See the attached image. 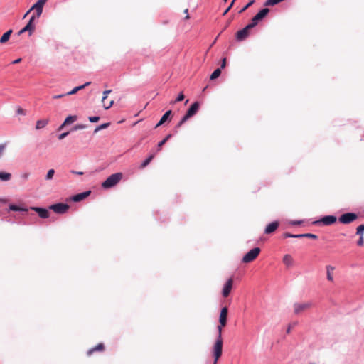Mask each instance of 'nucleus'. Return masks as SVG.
Returning <instances> with one entry per match:
<instances>
[{
    "label": "nucleus",
    "instance_id": "nucleus-18",
    "mask_svg": "<svg viewBox=\"0 0 364 364\" xmlns=\"http://www.w3.org/2000/svg\"><path fill=\"white\" fill-rule=\"evenodd\" d=\"M279 226V223L277 221L272 222L267 225L264 232L266 234H271L274 232Z\"/></svg>",
    "mask_w": 364,
    "mask_h": 364
},
{
    "label": "nucleus",
    "instance_id": "nucleus-37",
    "mask_svg": "<svg viewBox=\"0 0 364 364\" xmlns=\"http://www.w3.org/2000/svg\"><path fill=\"white\" fill-rule=\"evenodd\" d=\"M255 2V0H249V3L248 4H246L243 8H242L240 11H239V13L240 14H242V12H244L246 9H247L251 5H252Z\"/></svg>",
    "mask_w": 364,
    "mask_h": 364
},
{
    "label": "nucleus",
    "instance_id": "nucleus-2",
    "mask_svg": "<svg viewBox=\"0 0 364 364\" xmlns=\"http://www.w3.org/2000/svg\"><path fill=\"white\" fill-rule=\"evenodd\" d=\"M122 178V173L112 174L102 183V187L104 188H110L117 185Z\"/></svg>",
    "mask_w": 364,
    "mask_h": 364
},
{
    "label": "nucleus",
    "instance_id": "nucleus-14",
    "mask_svg": "<svg viewBox=\"0 0 364 364\" xmlns=\"http://www.w3.org/2000/svg\"><path fill=\"white\" fill-rule=\"evenodd\" d=\"M232 283H233V280L232 278H230L226 282V283L224 285L223 289V296L224 297H227L230 294V292L232 287Z\"/></svg>",
    "mask_w": 364,
    "mask_h": 364
},
{
    "label": "nucleus",
    "instance_id": "nucleus-23",
    "mask_svg": "<svg viewBox=\"0 0 364 364\" xmlns=\"http://www.w3.org/2000/svg\"><path fill=\"white\" fill-rule=\"evenodd\" d=\"M11 174L10 173L0 171V181H9L11 178Z\"/></svg>",
    "mask_w": 364,
    "mask_h": 364
},
{
    "label": "nucleus",
    "instance_id": "nucleus-42",
    "mask_svg": "<svg viewBox=\"0 0 364 364\" xmlns=\"http://www.w3.org/2000/svg\"><path fill=\"white\" fill-rule=\"evenodd\" d=\"M189 118H191L190 117H188V115L186 113V114L183 117V118L181 119V121L179 122L178 124V127H180L185 122H186Z\"/></svg>",
    "mask_w": 364,
    "mask_h": 364
},
{
    "label": "nucleus",
    "instance_id": "nucleus-9",
    "mask_svg": "<svg viewBox=\"0 0 364 364\" xmlns=\"http://www.w3.org/2000/svg\"><path fill=\"white\" fill-rule=\"evenodd\" d=\"M50 209L58 214H63L69 209V205L65 203H56L50 206Z\"/></svg>",
    "mask_w": 364,
    "mask_h": 364
},
{
    "label": "nucleus",
    "instance_id": "nucleus-29",
    "mask_svg": "<svg viewBox=\"0 0 364 364\" xmlns=\"http://www.w3.org/2000/svg\"><path fill=\"white\" fill-rule=\"evenodd\" d=\"M30 177V173L28 171H24L20 173L19 178L22 182H26L28 180Z\"/></svg>",
    "mask_w": 364,
    "mask_h": 364
},
{
    "label": "nucleus",
    "instance_id": "nucleus-41",
    "mask_svg": "<svg viewBox=\"0 0 364 364\" xmlns=\"http://www.w3.org/2000/svg\"><path fill=\"white\" fill-rule=\"evenodd\" d=\"M184 97H184V95L183 94V92H181V93L178 95V97H176V99L174 101L171 102V104H174V103H176V102H181V101H182V100L184 99Z\"/></svg>",
    "mask_w": 364,
    "mask_h": 364
},
{
    "label": "nucleus",
    "instance_id": "nucleus-55",
    "mask_svg": "<svg viewBox=\"0 0 364 364\" xmlns=\"http://www.w3.org/2000/svg\"><path fill=\"white\" fill-rule=\"evenodd\" d=\"M184 12H185V14H188V9H185ZM186 19H188V18H189V16H188V14H187V15H186Z\"/></svg>",
    "mask_w": 364,
    "mask_h": 364
},
{
    "label": "nucleus",
    "instance_id": "nucleus-13",
    "mask_svg": "<svg viewBox=\"0 0 364 364\" xmlns=\"http://www.w3.org/2000/svg\"><path fill=\"white\" fill-rule=\"evenodd\" d=\"M31 209L36 212L41 218H48L49 217V212L46 208L31 207Z\"/></svg>",
    "mask_w": 364,
    "mask_h": 364
},
{
    "label": "nucleus",
    "instance_id": "nucleus-50",
    "mask_svg": "<svg viewBox=\"0 0 364 364\" xmlns=\"http://www.w3.org/2000/svg\"><path fill=\"white\" fill-rule=\"evenodd\" d=\"M226 65V59L225 58H223V60H222V63H221V66H220V70L224 68Z\"/></svg>",
    "mask_w": 364,
    "mask_h": 364
},
{
    "label": "nucleus",
    "instance_id": "nucleus-49",
    "mask_svg": "<svg viewBox=\"0 0 364 364\" xmlns=\"http://www.w3.org/2000/svg\"><path fill=\"white\" fill-rule=\"evenodd\" d=\"M68 133H69V132H63V133L60 134L58 136V139H59L60 140L63 139L65 136H68Z\"/></svg>",
    "mask_w": 364,
    "mask_h": 364
},
{
    "label": "nucleus",
    "instance_id": "nucleus-33",
    "mask_svg": "<svg viewBox=\"0 0 364 364\" xmlns=\"http://www.w3.org/2000/svg\"><path fill=\"white\" fill-rule=\"evenodd\" d=\"M284 0H267L264 3V6H274L281 1H283Z\"/></svg>",
    "mask_w": 364,
    "mask_h": 364
},
{
    "label": "nucleus",
    "instance_id": "nucleus-11",
    "mask_svg": "<svg viewBox=\"0 0 364 364\" xmlns=\"http://www.w3.org/2000/svg\"><path fill=\"white\" fill-rule=\"evenodd\" d=\"M47 0H38L30 9V11L35 10L36 17H40L43 12V8Z\"/></svg>",
    "mask_w": 364,
    "mask_h": 364
},
{
    "label": "nucleus",
    "instance_id": "nucleus-24",
    "mask_svg": "<svg viewBox=\"0 0 364 364\" xmlns=\"http://www.w3.org/2000/svg\"><path fill=\"white\" fill-rule=\"evenodd\" d=\"M48 124V119H40L36 122V129H40L44 128Z\"/></svg>",
    "mask_w": 364,
    "mask_h": 364
},
{
    "label": "nucleus",
    "instance_id": "nucleus-32",
    "mask_svg": "<svg viewBox=\"0 0 364 364\" xmlns=\"http://www.w3.org/2000/svg\"><path fill=\"white\" fill-rule=\"evenodd\" d=\"M55 174V170L54 169H50L48 171L47 174L46 175L45 179L46 181H50L53 179V176Z\"/></svg>",
    "mask_w": 364,
    "mask_h": 364
},
{
    "label": "nucleus",
    "instance_id": "nucleus-30",
    "mask_svg": "<svg viewBox=\"0 0 364 364\" xmlns=\"http://www.w3.org/2000/svg\"><path fill=\"white\" fill-rule=\"evenodd\" d=\"M154 155V154H151V156H149L146 159H145L142 164H141L140 166V168H145L146 166L149 165V164L151 161V160L153 159Z\"/></svg>",
    "mask_w": 364,
    "mask_h": 364
},
{
    "label": "nucleus",
    "instance_id": "nucleus-31",
    "mask_svg": "<svg viewBox=\"0 0 364 364\" xmlns=\"http://www.w3.org/2000/svg\"><path fill=\"white\" fill-rule=\"evenodd\" d=\"M221 74V70L220 68H217L213 71V73L210 75V80H215L218 78Z\"/></svg>",
    "mask_w": 364,
    "mask_h": 364
},
{
    "label": "nucleus",
    "instance_id": "nucleus-6",
    "mask_svg": "<svg viewBox=\"0 0 364 364\" xmlns=\"http://www.w3.org/2000/svg\"><path fill=\"white\" fill-rule=\"evenodd\" d=\"M313 306V303L311 301H308L305 303H295L294 304V314H299L309 309H310Z\"/></svg>",
    "mask_w": 364,
    "mask_h": 364
},
{
    "label": "nucleus",
    "instance_id": "nucleus-35",
    "mask_svg": "<svg viewBox=\"0 0 364 364\" xmlns=\"http://www.w3.org/2000/svg\"><path fill=\"white\" fill-rule=\"evenodd\" d=\"M171 135L168 134L162 141L158 144V149L159 150L162 146L171 138Z\"/></svg>",
    "mask_w": 364,
    "mask_h": 364
},
{
    "label": "nucleus",
    "instance_id": "nucleus-21",
    "mask_svg": "<svg viewBox=\"0 0 364 364\" xmlns=\"http://www.w3.org/2000/svg\"><path fill=\"white\" fill-rule=\"evenodd\" d=\"M90 82H85L84 85H80V86H77V87H74L71 91L65 93V95H74L77 92H78L79 90H81L82 89H84L85 87L88 86L90 85Z\"/></svg>",
    "mask_w": 364,
    "mask_h": 364
},
{
    "label": "nucleus",
    "instance_id": "nucleus-53",
    "mask_svg": "<svg viewBox=\"0 0 364 364\" xmlns=\"http://www.w3.org/2000/svg\"><path fill=\"white\" fill-rule=\"evenodd\" d=\"M74 174H77V175H82L83 174V172L82 171H71Z\"/></svg>",
    "mask_w": 364,
    "mask_h": 364
},
{
    "label": "nucleus",
    "instance_id": "nucleus-48",
    "mask_svg": "<svg viewBox=\"0 0 364 364\" xmlns=\"http://www.w3.org/2000/svg\"><path fill=\"white\" fill-rule=\"evenodd\" d=\"M363 243H364L363 237L360 236V238H359V240L357 242V245L358 246H363Z\"/></svg>",
    "mask_w": 364,
    "mask_h": 364
},
{
    "label": "nucleus",
    "instance_id": "nucleus-51",
    "mask_svg": "<svg viewBox=\"0 0 364 364\" xmlns=\"http://www.w3.org/2000/svg\"><path fill=\"white\" fill-rule=\"evenodd\" d=\"M17 113H18V114H23V115L26 114L25 111H24L23 109H21V108H18V110H17Z\"/></svg>",
    "mask_w": 364,
    "mask_h": 364
},
{
    "label": "nucleus",
    "instance_id": "nucleus-28",
    "mask_svg": "<svg viewBox=\"0 0 364 364\" xmlns=\"http://www.w3.org/2000/svg\"><path fill=\"white\" fill-rule=\"evenodd\" d=\"M9 210H12V211H23V212H28V210L27 208H21V207L17 206L14 204L9 205Z\"/></svg>",
    "mask_w": 364,
    "mask_h": 364
},
{
    "label": "nucleus",
    "instance_id": "nucleus-20",
    "mask_svg": "<svg viewBox=\"0 0 364 364\" xmlns=\"http://www.w3.org/2000/svg\"><path fill=\"white\" fill-rule=\"evenodd\" d=\"M283 263L287 267H291L294 264V259L290 255H285L283 257Z\"/></svg>",
    "mask_w": 364,
    "mask_h": 364
},
{
    "label": "nucleus",
    "instance_id": "nucleus-15",
    "mask_svg": "<svg viewBox=\"0 0 364 364\" xmlns=\"http://www.w3.org/2000/svg\"><path fill=\"white\" fill-rule=\"evenodd\" d=\"M111 92H112V90H105V91L103 92V97H102V104H103V107H104V108H105V109H109V108L112 106V105H113V103H114V101H113V100H110V101H109V102H108V103H106V102H105V100H106V99H107V95H108L109 93H110Z\"/></svg>",
    "mask_w": 364,
    "mask_h": 364
},
{
    "label": "nucleus",
    "instance_id": "nucleus-26",
    "mask_svg": "<svg viewBox=\"0 0 364 364\" xmlns=\"http://www.w3.org/2000/svg\"><path fill=\"white\" fill-rule=\"evenodd\" d=\"M77 119L76 116H68L64 121L63 124L60 127V129L63 127L64 125L74 122Z\"/></svg>",
    "mask_w": 364,
    "mask_h": 364
},
{
    "label": "nucleus",
    "instance_id": "nucleus-5",
    "mask_svg": "<svg viewBox=\"0 0 364 364\" xmlns=\"http://www.w3.org/2000/svg\"><path fill=\"white\" fill-rule=\"evenodd\" d=\"M269 12V9L267 8L262 9L260 10L252 18L251 21V23H249V25L251 26L252 28L255 27L258 22L261 20H262Z\"/></svg>",
    "mask_w": 364,
    "mask_h": 364
},
{
    "label": "nucleus",
    "instance_id": "nucleus-45",
    "mask_svg": "<svg viewBox=\"0 0 364 364\" xmlns=\"http://www.w3.org/2000/svg\"><path fill=\"white\" fill-rule=\"evenodd\" d=\"M236 0H232L231 4H230V6L226 9V10L223 12V15L225 16L226 15V14L230 11V9L232 8L234 2Z\"/></svg>",
    "mask_w": 364,
    "mask_h": 364
},
{
    "label": "nucleus",
    "instance_id": "nucleus-46",
    "mask_svg": "<svg viewBox=\"0 0 364 364\" xmlns=\"http://www.w3.org/2000/svg\"><path fill=\"white\" fill-rule=\"evenodd\" d=\"M296 324H297L296 322H294L293 323L289 324L288 328H287V333H290V332H291V331L292 329V327L296 326Z\"/></svg>",
    "mask_w": 364,
    "mask_h": 364
},
{
    "label": "nucleus",
    "instance_id": "nucleus-36",
    "mask_svg": "<svg viewBox=\"0 0 364 364\" xmlns=\"http://www.w3.org/2000/svg\"><path fill=\"white\" fill-rule=\"evenodd\" d=\"M364 225H360L357 228L356 234L359 236L363 237Z\"/></svg>",
    "mask_w": 364,
    "mask_h": 364
},
{
    "label": "nucleus",
    "instance_id": "nucleus-19",
    "mask_svg": "<svg viewBox=\"0 0 364 364\" xmlns=\"http://www.w3.org/2000/svg\"><path fill=\"white\" fill-rule=\"evenodd\" d=\"M326 269L327 279L330 282H333V272L334 271L335 267L331 265H327Z\"/></svg>",
    "mask_w": 364,
    "mask_h": 364
},
{
    "label": "nucleus",
    "instance_id": "nucleus-8",
    "mask_svg": "<svg viewBox=\"0 0 364 364\" xmlns=\"http://www.w3.org/2000/svg\"><path fill=\"white\" fill-rule=\"evenodd\" d=\"M337 218L334 215H326L321 218L320 220H316L313 223L314 225H318L322 223L324 225H331L336 221Z\"/></svg>",
    "mask_w": 364,
    "mask_h": 364
},
{
    "label": "nucleus",
    "instance_id": "nucleus-44",
    "mask_svg": "<svg viewBox=\"0 0 364 364\" xmlns=\"http://www.w3.org/2000/svg\"><path fill=\"white\" fill-rule=\"evenodd\" d=\"M99 119H100V117H97V116H94V117H89V121L90 122H97L99 121Z\"/></svg>",
    "mask_w": 364,
    "mask_h": 364
},
{
    "label": "nucleus",
    "instance_id": "nucleus-34",
    "mask_svg": "<svg viewBox=\"0 0 364 364\" xmlns=\"http://www.w3.org/2000/svg\"><path fill=\"white\" fill-rule=\"evenodd\" d=\"M6 147H7L6 143L0 144V159L2 158L3 155L4 154Z\"/></svg>",
    "mask_w": 364,
    "mask_h": 364
},
{
    "label": "nucleus",
    "instance_id": "nucleus-56",
    "mask_svg": "<svg viewBox=\"0 0 364 364\" xmlns=\"http://www.w3.org/2000/svg\"><path fill=\"white\" fill-rule=\"evenodd\" d=\"M31 11H30V9H29V10H28V11L25 14H24V16H23V18H26V16H27V15H28Z\"/></svg>",
    "mask_w": 364,
    "mask_h": 364
},
{
    "label": "nucleus",
    "instance_id": "nucleus-40",
    "mask_svg": "<svg viewBox=\"0 0 364 364\" xmlns=\"http://www.w3.org/2000/svg\"><path fill=\"white\" fill-rule=\"evenodd\" d=\"M301 237H307V238H311V239H317V235L311 233H304L301 234Z\"/></svg>",
    "mask_w": 364,
    "mask_h": 364
},
{
    "label": "nucleus",
    "instance_id": "nucleus-38",
    "mask_svg": "<svg viewBox=\"0 0 364 364\" xmlns=\"http://www.w3.org/2000/svg\"><path fill=\"white\" fill-rule=\"evenodd\" d=\"M109 123H104L98 127H97L94 131L95 133H97V132H99L100 130L101 129H105L107 127H108L109 126Z\"/></svg>",
    "mask_w": 364,
    "mask_h": 364
},
{
    "label": "nucleus",
    "instance_id": "nucleus-17",
    "mask_svg": "<svg viewBox=\"0 0 364 364\" xmlns=\"http://www.w3.org/2000/svg\"><path fill=\"white\" fill-rule=\"evenodd\" d=\"M90 194V191L76 194L72 197V200L74 202H80L87 198Z\"/></svg>",
    "mask_w": 364,
    "mask_h": 364
},
{
    "label": "nucleus",
    "instance_id": "nucleus-10",
    "mask_svg": "<svg viewBox=\"0 0 364 364\" xmlns=\"http://www.w3.org/2000/svg\"><path fill=\"white\" fill-rule=\"evenodd\" d=\"M252 29L251 26L248 24L244 28L238 31L236 33V39L238 41H244L249 36V31Z\"/></svg>",
    "mask_w": 364,
    "mask_h": 364
},
{
    "label": "nucleus",
    "instance_id": "nucleus-4",
    "mask_svg": "<svg viewBox=\"0 0 364 364\" xmlns=\"http://www.w3.org/2000/svg\"><path fill=\"white\" fill-rule=\"evenodd\" d=\"M260 252L259 247L252 248L243 256L242 262L245 264L252 262L257 257Z\"/></svg>",
    "mask_w": 364,
    "mask_h": 364
},
{
    "label": "nucleus",
    "instance_id": "nucleus-22",
    "mask_svg": "<svg viewBox=\"0 0 364 364\" xmlns=\"http://www.w3.org/2000/svg\"><path fill=\"white\" fill-rule=\"evenodd\" d=\"M171 114V110H168V111L166 112L165 114L161 117L159 122L156 124V128L162 125L168 119V117H170Z\"/></svg>",
    "mask_w": 364,
    "mask_h": 364
},
{
    "label": "nucleus",
    "instance_id": "nucleus-7",
    "mask_svg": "<svg viewBox=\"0 0 364 364\" xmlns=\"http://www.w3.org/2000/svg\"><path fill=\"white\" fill-rule=\"evenodd\" d=\"M358 218L357 214L354 213H347L341 215L339 222L343 224H349Z\"/></svg>",
    "mask_w": 364,
    "mask_h": 364
},
{
    "label": "nucleus",
    "instance_id": "nucleus-27",
    "mask_svg": "<svg viewBox=\"0 0 364 364\" xmlns=\"http://www.w3.org/2000/svg\"><path fill=\"white\" fill-rule=\"evenodd\" d=\"M103 348H104V345L102 343H99L95 347L90 349L87 351V355H90L94 351L102 350H103Z\"/></svg>",
    "mask_w": 364,
    "mask_h": 364
},
{
    "label": "nucleus",
    "instance_id": "nucleus-43",
    "mask_svg": "<svg viewBox=\"0 0 364 364\" xmlns=\"http://www.w3.org/2000/svg\"><path fill=\"white\" fill-rule=\"evenodd\" d=\"M85 127H86V126L84 124H76L74 126L73 129L76 131V130H79V129H83Z\"/></svg>",
    "mask_w": 364,
    "mask_h": 364
},
{
    "label": "nucleus",
    "instance_id": "nucleus-25",
    "mask_svg": "<svg viewBox=\"0 0 364 364\" xmlns=\"http://www.w3.org/2000/svg\"><path fill=\"white\" fill-rule=\"evenodd\" d=\"M11 33H12V30H9L6 33H4L0 38V43H6L9 39Z\"/></svg>",
    "mask_w": 364,
    "mask_h": 364
},
{
    "label": "nucleus",
    "instance_id": "nucleus-3",
    "mask_svg": "<svg viewBox=\"0 0 364 364\" xmlns=\"http://www.w3.org/2000/svg\"><path fill=\"white\" fill-rule=\"evenodd\" d=\"M38 18L39 17H36V14H33L31 16V18H30L28 23L26 25V26L18 31V35L20 36L27 31V32H28V35L31 36L36 28L34 21L38 19Z\"/></svg>",
    "mask_w": 364,
    "mask_h": 364
},
{
    "label": "nucleus",
    "instance_id": "nucleus-39",
    "mask_svg": "<svg viewBox=\"0 0 364 364\" xmlns=\"http://www.w3.org/2000/svg\"><path fill=\"white\" fill-rule=\"evenodd\" d=\"M285 237H291V238H301V234L299 235H293L289 232H285L284 234Z\"/></svg>",
    "mask_w": 364,
    "mask_h": 364
},
{
    "label": "nucleus",
    "instance_id": "nucleus-12",
    "mask_svg": "<svg viewBox=\"0 0 364 364\" xmlns=\"http://www.w3.org/2000/svg\"><path fill=\"white\" fill-rule=\"evenodd\" d=\"M228 313V310L227 307H223L221 309L220 314V317H219L220 326H218V328L219 327L222 328L226 325Z\"/></svg>",
    "mask_w": 364,
    "mask_h": 364
},
{
    "label": "nucleus",
    "instance_id": "nucleus-54",
    "mask_svg": "<svg viewBox=\"0 0 364 364\" xmlns=\"http://www.w3.org/2000/svg\"><path fill=\"white\" fill-rule=\"evenodd\" d=\"M21 61V58H18L12 62V64H16Z\"/></svg>",
    "mask_w": 364,
    "mask_h": 364
},
{
    "label": "nucleus",
    "instance_id": "nucleus-47",
    "mask_svg": "<svg viewBox=\"0 0 364 364\" xmlns=\"http://www.w3.org/2000/svg\"><path fill=\"white\" fill-rule=\"evenodd\" d=\"M302 223V220H291L290 222V224H291L292 225H301Z\"/></svg>",
    "mask_w": 364,
    "mask_h": 364
},
{
    "label": "nucleus",
    "instance_id": "nucleus-1",
    "mask_svg": "<svg viewBox=\"0 0 364 364\" xmlns=\"http://www.w3.org/2000/svg\"><path fill=\"white\" fill-rule=\"evenodd\" d=\"M223 350V340L221 338V327L218 328V336L215 341V343L213 347V357H214V363L213 364H217V362L220 357L222 355Z\"/></svg>",
    "mask_w": 364,
    "mask_h": 364
},
{
    "label": "nucleus",
    "instance_id": "nucleus-16",
    "mask_svg": "<svg viewBox=\"0 0 364 364\" xmlns=\"http://www.w3.org/2000/svg\"><path fill=\"white\" fill-rule=\"evenodd\" d=\"M200 105L198 102H195L193 103L189 109L187 110L186 114L188 115V117H191L194 116L196 112H198L199 109Z\"/></svg>",
    "mask_w": 364,
    "mask_h": 364
},
{
    "label": "nucleus",
    "instance_id": "nucleus-52",
    "mask_svg": "<svg viewBox=\"0 0 364 364\" xmlns=\"http://www.w3.org/2000/svg\"><path fill=\"white\" fill-rule=\"evenodd\" d=\"M66 95L65 94H61V95H54L53 96V98L54 99H59V98H61L64 96H65Z\"/></svg>",
    "mask_w": 364,
    "mask_h": 364
},
{
    "label": "nucleus",
    "instance_id": "nucleus-57",
    "mask_svg": "<svg viewBox=\"0 0 364 364\" xmlns=\"http://www.w3.org/2000/svg\"><path fill=\"white\" fill-rule=\"evenodd\" d=\"M225 1H226L227 0H224Z\"/></svg>",
    "mask_w": 364,
    "mask_h": 364
}]
</instances>
